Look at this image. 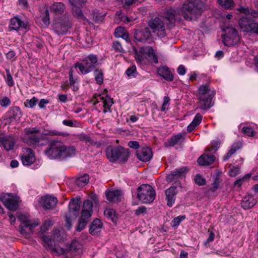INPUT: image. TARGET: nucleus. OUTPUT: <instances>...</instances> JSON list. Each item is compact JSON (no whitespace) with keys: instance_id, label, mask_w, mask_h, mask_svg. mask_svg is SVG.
Masks as SVG:
<instances>
[{"instance_id":"nucleus-18","label":"nucleus","mask_w":258,"mask_h":258,"mask_svg":"<svg viewBox=\"0 0 258 258\" xmlns=\"http://www.w3.org/2000/svg\"><path fill=\"white\" fill-rule=\"evenodd\" d=\"M177 193L176 187L175 186H171L165 190L167 205L169 207H172L174 204Z\"/></svg>"},{"instance_id":"nucleus-28","label":"nucleus","mask_w":258,"mask_h":258,"mask_svg":"<svg viewBox=\"0 0 258 258\" xmlns=\"http://www.w3.org/2000/svg\"><path fill=\"white\" fill-rule=\"evenodd\" d=\"M27 24L23 22L18 17L11 19L10 24L11 30H18L20 28H26Z\"/></svg>"},{"instance_id":"nucleus-59","label":"nucleus","mask_w":258,"mask_h":258,"mask_svg":"<svg viewBox=\"0 0 258 258\" xmlns=\"http://www.w3.org/2000/svg\"><path fill=\"white\" fill-rule=\"evenodd\" d=\"M133 50L135 52V58L137 62H142L144 60V57L142 54L138 51L136 47L133 48Z\"/></svg>"},{"instance_id":"nucleus-26","label":"nucleus","mask_w":258,"mask_h":258,"mask_svg":"<svg viewBox=\"0 0 258 258\" xmlns=\"http://www.w3.org/2000/svg\"><path fill=\"white\" fill-rule=\"evenodd\" d=\"M215 160V157L213 155H202L197 160L199 165L206 166L212 164Z\"/></svg>"},{"instance_id":"nucleus-24","label":"nucleus","mask_w":258,"mask_h":258,"mask_svg":"<svg viewBox=\"0 0 258 258\" xmlns=\"http://www.w3.org/2000/svg\"><path fill=\"white\" fill-rule=\"evenodd\" d=\"M158 74L168 81H172L173 80V75L169 68L165 66H161L157 69Z\"/></svg>"},{"instance_id":"nucleus-30","label":"nucleus","mask_w":258,"mask_h":258,"mask_svg":"<svg viewBox=\"0 0 258 258\" xmlns=\"http://www.w3.org/2000/svg\"><path fill=\"white\" fill-rule=\"evenodd\" d=\"M8 117L11 119L18 120L22 116V112L20 108L17 106L11 107L7 113Z\"/></svg>"},{"instance_id":"nucleus-7","label":"nucleus","mask_w":258,"mask_h":258,"mask_svg":"<svg viewBox=\"0 0 258 258\" xmlns=\"http://www.w3.org/2000/svg\"><path fill=\"white\" fill-rule=\"evenodd\" d=\"M137 192V198L144 204H150L153 202L156 197L154 189L148 184L141 185L138 188Z\"/></svg>"},{"instance_id":"nucleus-3","label":"nucleus","mask_w":258,"mask_h":258,"mask_svg":"<svg viewBox=\"0 0 258 258\" xmlns=\"http://www.w3.org/2000/svg\"><path fill=\"white\" fill-rule=\"evenodd\" d=\"M129 154L128 149H125L120 146H110L106 149V156L107 159L113 163L126 162L129 157Z\"/></svg>"},{"instance_id":"nucleus-27","label":"nucleus","mask_w":258,"mask_h":258,"mask_svg":"<svg viewBox=\"0 0 258 258\" xmlns=\"http://www.w3.org/2000/svg\"><path fill=\"white\" fill-rule=\"evenodd\" d=\"M122 193L120 190L106 191V196L108 201L110 202L116 203L120 201Z\"/></svg>"},{"instance_id":"nucleus-4","label":"nucleus","mask_w":258,"mask_h":258,"mask_svg":"<svg viewBox=\"0 0 258 258\" xmlns=\"http://www.w3.org/2000/svg\"><path fill=\"white\" fill-rule=\"evenodd\" d=\"M198 107L204 110L209 109L212 106V100L215 92L211 90L208 84L201 85L198 89Z\"/></svg>"},{"instance_id":"nucleus-37","label":"nucleus","mask_w":258,"mask_h":258,"mask_svg":"<svg viewBox=\"0 0 258 258\" xmlns=\"http://www.w3.org/2000/svg\"><path fill=\"white\" fill-rule=\"evenodd\" d=\"M240 13L244 14L246 15H250L253 18H258V12L248 8L240 7L237 9Z\"/></svg>"},{"instance_id":"nucleus-52","label":"nucleus","mask_w":258,"mask_h":258,"mask_svg":"<svg viewBox=\"0 0 258 258\" xmlns=\"http://www.w3.org/2000/svg\"><path fill=\"white\" fill-rule=\"evenodd\" d=\"M51 252L56 255H61L65 253L66 249L55 245L53 249L51 251Z\"/></svg>"},{"instance_id":"nucleus-22","label":"nucleus","mask_w":258,"mask_h":258,"mask_svg":"<svg viewBox=\"0 0 258 258\" xmlns=\"http://www.w3.org/2000/svg\"><path fill=\"white\" fill-rule=\"evenodd\" d=\"M257 203V200L251 195H247L243 198L241 205L244 209H249L253 207Z\"/></svg>"},{"instance_id":"nucleus-38","label":"nucleus","mask_w":258,"mask_h":258,"mask_svg":"<svg viewBox=\"0 0 258 258\" xmlns=\"http://www.w3.org/2000/svg\"><path fill=\"white\" fill-rule=\"evenodd\" d=\"M104 215L108 218L111 220V221L115 223L117 219V217L116 212L112 209L107 208L104 212Z\"/></svg>"},{"instance_id":"nucleus-53","label":"nucleus","mask_w":258,"mask_h":258,"mask_svg":"<svg viewBox=\"0 0 258 258\" xmlns=\"http://www.w3.org/2000/svg\"><path fill=\"white\" fill-rule=\"evenodd\" d=\"M241 132L242 133L248 137H253L255 134L252 128L250 127H243L242 128Z\"/></svg>"},{"instance_id":"nucleus-21","label":"nucleus","mask_w":258,"mask_h":258,"mask_svg":"<svg viewBox=\"0 0 258 258\" xmlns=\"http://www.w3.org/2000/svg\"><path fill=\"white\" fill-rule=\"evenodd\" d=\"M49 10L55 16H59L64 13L66 7L62 3L55 2L51 5Z\"/></svg>"},{"instance_id":"nucleus-63","label":"nucleus","mask_w":258,"mask_h":258,"mask_svg":"<svg viewBox=\"0 0 258 258\" xmlns=\"http://www.w3.org/2000/svg\"><path fill=\"white\" fill-rule=\"evenodd\" d=\"M239 172V168L238 167H233L229 171V175L231 177H235Z\"/></svg>"},{"instance_id":"nucleus-42","label":"nucleus","mask_w":258,"mask_h":258,"mask_svg":"<svg viewBox=\"0 0 258 258\" xmlns=\"http://www.w3.org/2000/svg\"><path fill=\"white\" fill-rule=\"evenodd\" d=\"M81 6H72V13L73 15L79 19H84V17L82 14V10L81 9Z\"/></svg>"},{"instance_id":"nucleus-35","label":"nucleus","mask_w":258,"mask_h":258,"mask_svg":"<svg viewBox=\"0 0 258 258\" xmlns=\"http://www.w3.org/2000/svg\"><path fill=\"white\" fill-rule=\"evenodd\" d=\"M41 239L43 245L51 251L55 246L54 240L47 235H43Z\"/></svg>"},{"instance_id":"nucleus-47","label":"nucleus","mask_w":258,"mask_h":258,"mask_svg":"<svg viewBox=\"0 0 258 258\" xmlns=\"http://www.w3.org/2000/svg\"><path fill=\"white\" fill-rule=\"evenodd\" d=\"M194 6L195 9L197 10V14L198 15L200 12L204 8L203 3L200 0H196L194 3H192Z\"/></svg>"},{"instance_id":"nucleus-45","label":"nucleus","mask_w":258,"mask_h":258,"mask_svg":"<svg viewBox=\"0 0 258 258\" xmlns=\"http://www.w3.org/2000/svg\"><path fill=\"white\" fill-rule=\"evenodd\" d=\"M155 52L152 47L148 46L146 47H142L139 49V52L144 55L146 54L148 57L150 55L153 54Z\"/></svg>"},{"instance_id":"nucleus-11","label":"nucleus","mask_w":258,"mask_h":258,"mask_svg":"<svg viewBox=\"0 0 258 258\" xmlns=\"http://www.w3.org/2000/svg\"><path fill=\"white\" fill-rule=\"evenodd\" d=\"M0 200L5 207L11 211H16L19 208L20 198L12 194H4L0 196Z\"/></svg>"},{"instance_id":"nucleus-33","label":"nucleus","mask_w":258,"mask_h":258,"mask_svg":"<svg viewBox=\"0 0 258 258\" xmlns=\"http://www.w3.org/2000/svg\"><path fill=\"white\" fill-rule=\"evenodd\" d=\"M70 249L71 252L75 256L76 258H80L82 253V245L77 241H73L70 245Z\"/></svg>"},{"instance_id":"nucleus-13","label":"nucleus","mask_w":258,"mask_h":258,"mask_svg":"<svg viewBox=\"0 0 258 258\" xmlns=\"http://www.w3.org/2000/svg\"><path fill=\"white\" fill-rule=\"evenodd\" d=\"M134 37L137 41L144 43H151L153 41L151 33L148 27L136 31Z\"/></svg>"},{"instance_id":"nucleus-64","label":"nucleus","mask_w":258,"mask_h":258,"mask_svg":"<svg viewBox=\"0 0 258 258\" xmlns=\"http://www.w3.org/2000/svg\"><path fill=\"white\" fill-rule=\"evenodd\" d=\"M146 208L145 206L139 207L136 211L135 214L138 216L141 214H145L146 213Z\"/></svg>"},{"instance_id":"nucleus-34","label":"nucleus","mask_w":258,"mask_h":258,"mask_svg":"<svg viewBox=\"0 0 258 258\" xmlns=\"http://www.w3.org/2000/svg\"><path fill=\"white\" fill-rule=\"evenodd\" d=\"M103 224L98 219H95L92 222L89 228V232L92 235H96L102 228Z\"/></svg>"},{"instance_id":"nucleus-57","label":"nucleus","mask_w":258,"mask_h":258,"mask_svg":"<svg viewBox=\"0 0 258 258\" xmlns=\"http://www.w3.org/2000/svg\"><path fill=\"white\" fill-rule=\"evenodd\" d=\"M126 32V31H125L123 27H118L115 30L114 35L116 37H120Z\"/></svg>"},{"instance_id":"nucleus-14","label":"nucleus","mask_w":258,"mask_h":258,"mask_svg":"<svg viewBox=\"0 0 258 258\" xmlns=\"http://www.w3.org/2000/svg\"><path fill=\"white\" fill-rule=\"evenodd\" d=\"M23 141L33 148L41 147L45 145L43 143L44 138L38 135H25L23 138Z\"/></svg>"},{"instance_id":"nucleus-51","label":"nucleus","mask_w":258,"mask_h":258,"mask_svg":"<svg viewBox=\"0 0 258 258\" xmlns=\"http://www.w3.org/2000/svg\"><path fill=\"white\" fill-rule=\"evenodd\" d=\"M38 101V99L35 97H33L32 99L29 100H26L25 102V105L26 107H28L29 108H33L35 106Z\"/></svg>"},{"instance_id":"nucleus-19","label":"nucleus","mask_w":258,"mask_h":258,"mask_svg":"<svg viewBox=\"0 0 258 258\" xmlns=\"http://www.w3.org/2000/svg\"><path fill=\"white\" fill-rule=\"evenodd\" d=\"M41 202L43 207L47 210H50L54 208L56 206L57 200L54 197L46 196L41 198Z\"/></svg>"},{"instance_id":"nucleus-36","label":"nucleus","mask_w":258,"mask_h":258,"mask_svg":"<svg viewBox=\"0 0 258 258\" xmlns=\"http://www.w3.org/2000/svg\"><path fill=\"white\" fill-rule=\"evenodd\" d=\"M202 117L200 113H197L192 122L188 125L187 130L191 132L201 123Z\"/></svg>"},{"instance_id":"nucleus-17","label":"nucleus","mask_w":258,"mask_h":258,"mask_svg":"<svg viewBox=\"0 0 258 258\" xmlns=\"http://www.w3.org/2000/svg\"><path fill=\"white\" fill-rule=\"evenodd\" d=\"M80 199H73L69 203V212L71 216L76 218L79 214L80 208Z\"/></svg>"},{"instance_id":"nucleus-6","label":"nucleus","mask_w":258,"mask_h":258,"mask_svg":"<svg viewBox=\"0 0 258 258\" xmlns=\"http://www.w3.org/2000/svg\"><path fill=\"white\" fill-rule=\"evenodd\" d=\"M18 219L21 223L19 226L18 230L25 237L31 234L33 232V229L40 224L38 219L30 220L23 214L19 215Z\"/></svg>"},{"instance_id":"nucleus-29","label":"nucleus","mask_w":258,"mask_h":258,"mask_svg":"<svg viewBox=\"0 0 258 258\" xmlns=\"http://www.w3.org/2000/svg\"><path fill=\"white\" fill-rule=\"evenodd\" d=\"M253 21L252 19H249L248 17H244L240 19L239 20V25L240 28L245 32H249L250 30L251 26L253 24Z\"/></svg>"},{"instance_id":"nucleus-1","label":"nucleus","mask_w":258,"mask_h":258,"mask_svg":"<svg viewBox=\"0 0 258 258\" xmlns=\"http://www.w3.org/2000/svg\"><path fill=\"white\" fill-rule=\"evenodd\" d=\"M179 15H182L185 20L188 21L192 20L198 16L197 10L195 9L192 3L186 2L182 5L178 14L175 11L167 12L164 16V20L169 22L168 25L170 27L176 21H180L181 18L178 16Z\"/></svg>"},{"instance_id":"nucleus-56","label":"nucleus","mask_w":258,"mask_h":258,"mask_svg":"<svg viewBox=\"0 0 258 258\" xmlns=\"http://www.w3.org/2000/svg\"><path fill=\"white\" fill-rule=\"evenodd\" d=\"M170 98L168 96H165L163 98V103L161 107V111H164L168 109V106L169 104Z\"/></svg>"},{"instance_id":"nucleus-41","label":"nucleus","mask_w":258,"mask_h":258,"mask_svg":"<svg viewBox=\"0 0 258 258\" xmlns=\"http://www.w3.org/2000/svg\"><path fill=\"white\" fill-rule=\"evenodd\" d=\"M89 180V175L87 174H84L83 176L78 178L76 180V182L78 186H84L88 183Z\"/></svg>"},{"instance_id":"nucleus-10","label":"nucleus","mask_w":258,"mask_h":258,"mask_svg":"<svg viewBox=\"0 0 258 258\" xmlns=\"http://www.w3.org/2000/svg\"><path fill=\"white\" fill-rule=\"evenodd\" d=\"M72 24L68 16H65L63 19L55 20L53 28L58 35L67 34L72 27Z\"/></svg>"},{"instance_id":"nucleus-39","label":"nucleus","mask_w":258,"mask_h":258,"mask_svg":"<svg viewBox=\"0 0 258 258\" xmlns=\"http://www.w3.org/2000/svg\"><path fill=\"white\" fill-rule=\"evenodd\" d=\"M240 147L241 144L240 143H235L233 144L226 155L224 156V160L226 161L228 160L238 149L240 148Z\"/></svg>"},{"instance_id":"nucleus-58","label":"nucleus","mask_w":258,"mask_h":258,"mask_svg":"<svg viewBox=\"0 0 258 258\" xmlns=\"http://www.w3.org/2000/svg\"><path fill=\"white\" fill-rule=\"evenodd\" d=\"M73 72L74 71L73 69H70L69 73L70 85H72L73 84H75L78 81L77 78H74L73 77Z\"/></svg>"},{"instance_id":"nucleus-60","label":"nucleus","mask_w":258,"mask_h":258,"mask_svg":"<svg viewBox=\"0 0 258 258\" xmlns=\"http://www.w3.org/2000/svg\"><path fill=\"white\" fill-rule=\"evenodd\" d=\"M250 30L249 31V33L251 34H255L258 35V23L254 22L251 26Z\"/></svg>"},{"instance_id":"nucleus-5","label":"nucleus","mask_w":258,"mask_h":258,"mask_svg":"<svg viewBox=\"0 0 258 258\" xmlns=\"http://www.w3.org/2000/svg\"><path fill=\"white\" fill-rule=\"evenodd\" d=\"M98 57L96 54H90L84 57L81 62H77L74 67L78 68L83 75H86L92 71L98 65Z\"/></svg>"},{"instance_id":"nucleus-62","label":"nucleus","mask_w":258,"mask_h":258,"mask_svg":"<svg viewBox=\"0 0 258 258\" xmlns=\"http://www.w3.org/2000/svg\"><path fill=\"white\" fill-rule=\"evenodd\" d=\"M66 227L68 230H70L72 227V220L70 217L66 215L65 217Z\"/></svg>"},{"instance_id":"nucleus-48","label":"nucleus","mask_w":258,"mask_h":258,"mask_svg":"<svg viewBox=\"0 0 258 258\" xmlns=\"http://www.w3.org/2000/svg\"><path fill=\"white\" fill-rule=\"evenodd\" d=\"M185 219V215H180L175 218L171 221V225L172 227H177L180 222Z\"/></svg>"},{"instance_id":"nucleus-40","label":"nucleus","mask_w":258,"mask_h":258,"mask_svg":"<svg viewBox=\"0 0 258 258\" xmlns=\"http://www.w3.org/2000/svg\"><path fill=\"white\" fill-rule=\"evenodd\" d=\"M218 3L220 6L227 10L233 9L234 6L233 0H218Z\"/></svg>"},{"instance_id":"nucleus-49","label":"nucleus","mask_w":258,"mask_h":258,"mask_svg":"<svg viewBox=\"0 0 258 258\" xmlns=\"http://www.w3.org/2000/svg\"><path fill=\"white\" fill-rule=\"evenodd\" d=\"M6 72L7 73L6 82L9 87H12L14 85V82L10 71L9 69H6Z\"/></svg>"},{"instance_id":"nucleus-32","label":"nucleus","mask_w":258,"mask_h":258,"mask_svg":"<svg viewBox=\"0 0 258 258\" xmlns=\"http://www.w3.org/2000/svg\"><path fill=\"white\" fill-rule=\"evenodd\" d=\"M78 138L81 141L84 142L86 144L88 143V145L93 146L97 148H99L102 144L100 142L92 140L89 136L84 134L79 135Z\"/></svg>"},{"instance_id":"nucleus-12","label":"nucleus","mask_w":258,"mask_h":258,"mask_svg":"<svg viewBox=\"0 0 258 258\" xmlns=\"http://www.w3.org/2000/svg\"><path fill=\"white\" fill-rule=\"evenodd\" d=\"M149 26L152 30L153 33L160 38L166 36V29L165 22L160 18L156 17L149 22Z\"/></svg>"},{"instance_id":"nucleus-2","label":"nucleus","mask_w":258,"mask_h":258,"mask_svg":"<svg viewBox=\"0 0 258 258\" xmlns=\"http://www.w3.org/2000/svg\"><path fill=\"white\" fill-rule=\"evenodd\" d=\"M45 154L50 158L64 159L75 155L76 149L73 146H66L59 141H52L49 148L45 151Z\"/></svg>"},{"instance_id":"nucleus-20","label":"nucleus","mask_w":258,"mask_h":258,"mask_svg":"<svg viewBox=\"0 0 258 258\" xmlns=\"http://www.w3.org/2000/svg\"><path fill=\"white\" fill-rule=\"evenodd\" d=\"M137 156L140 160L146 162L152 157V151L149 148H143L137 151Z\"/></svg>"},{"instance_id":"nucleus-16","label":"nucleus","mask_w":258,"mask_h":258,"mask_svg":"<svg viewBox=\"0 0 258 258\" xmlns=\"http://www.w3.org/2000/svg\"><path fill=\"white\" fill-rule=\"evenodd\" d=\"M24 154L22 156V162L24 165L29 166L35 161V156L34 152L30 148H25Z\"/></svg>"},{"instance_id":"nucleus-23","label":"nucleus","mask_w":258,"mask_h":258,"mask_svg":"<svg viewBox=\"0 0 258 258\" xmlns=\"http://www.w3.org/2000/svg\"><path fill=\"white\" fill-rule=\"evenodd\" d=\"M0 144L3 146L6 151H9L13 149L16 144V140L13 137H6L1 140Z\"/></svg>"},{"instance_id":"nucleus-15","label":"nucleus","mask_w":258,"mask_h":258,"mask_svg":"<svg viewBox=\"0 0 258 258\" xmlns=\"http://www.w3.org/2000/svg\"><path fill=\"white\" fill-rule=\"evenodd\" d=\"M188 171V169L187 167H182L176 169L166 176V181L171 182L175 180L184 178Z\"/></svg>"},{"instance_id":"nucleus-50","label":"nucleus","mask_w":258,"mask_h":258,"mask_svg":"<svg viewBox=\"0 0 258 258\" xmlns=\"http://www.w3.org/2000/svg\"><path fill=\"white\" fill-rule=\"evenodd\" d=\"M40 130L37 127L26 128L25 129V135H37L40 133Z\"/></svg>"},{"instance_id":"nucleus-46","label":"nucleus","mask_w":258,"mask_h":258,"mask_svg":"<svg viewBox=\"0 0 258 258\" xmlns=\"http://www.w3.org/2000/svg\"><path fill=\"white\" fill-rule=\"evenodd\" d=\"M45 135L50 136H62V137H67L68 136V134L62 133L56 130H49L47 131V132L45 134Z\"/></svg>"},{"instance_id":"nucleus-8","label":"nucleus","mask_w":258,"mask_h":258,"mask_svg":"<svg viewBox=\"0 0 258 258\" xmlns=\"http://www.w3.org/2000/svg\"><path fill=\"white\" fill-rule=\"evenodd\" d=\"M92 208L93 203L91 201L86 200L84 201L81 217L76 228L77 231L80 232L86 227L89 221V219L92 214Z\"/></svg>"},{"instance_id":"nucleus-9","label":"nucleus","mask_w":258,"mask_h":258,"mask_svg":"<svg viewBox=\"0 0 258 258\" xmlns=\"http://www.w3.org/2000/svg\"><path fill=\"white\" fill-rule=\"evenodd\" d=\"M240 40L236 29L232 27L226 28L223 35V42L224 45L230 47L237 44Z\"/></svg>"},{"instance_id":"nucleus-55","label":"nucleus","mask_w":258,"mask_h":258,"mask_svg":"<svg viewBox=\"0 0 258 258\" xmlns=\"http://www.w3.org/2000/svg\"><path fill=\"white\" fill-rule=\"evenodd\" d=\"M137 69L135 65H132L129 67L126 71L125 74L128 77H135L134 74L136 73Z\"/></svg>"},{"instance_id":"nucleus-43","label":"nucleus","mask_w":258,"mask_h":258,"mask_svg":"<svg viewBox=\"0 0 258 258\" xmlns=\"http://www.w3.org/2000/svg\"><path fill=\"white\" fill-rule=\"evenodd\" d=\"M41 19L42 22L41 24L43 27H47L49 24V15L48 10H45L43 14L41 16Z\"/></svg>"},{"instance_id":"nucleus-44","label":"nucleus","mask_w":258,"mask_h":258,"mask_svg":"<svg viewBox=\"0 0 258 258\" xmlns=\"http://www.w3.org/2000/svg\"><path fill=\"white\" fill-rule=\"evenodd\" d=\"M95 79L98 84H101L103 82V74L101 69H97L94 72Z\"/></svg>"},{"instance_id":"nucleus-25","label":"nucleus","mask_w":258,"mask_h":258,"mask_svg":"<svg viewBox=\"0 0 258 258\" xmlns=\"http://www.w3.org/2000/svg\"><path fill=\"white\" fill-rule=\"evenodd\" d=\"M95 98L96 99V102H99V100L103 102V107H104L103 112L104 113L107 112L106 109L109 110L110 107L113 104V99L107 95H105V96L98 95L96 97H95Z\"/></svg>"},{"instance_id":"nucleus-61","label":"nucleus","mask_w":258,"mask_h":258,"mask_svg":"<svg viewBox=\"0 0 258 258\" xmlns=\"http://www.w3.org/2000/svg\"><path fill=\"white\" fill-rule=\"evenodd\" d=\"M11 104V100L8 97H4L0 100V105L2 107H7Z\"/></svg>"},{"instance_id":"nucleus-54","label":"nucleus","mask_w":258,"mask_h":258,"mask_svg":"<svg viewBox=\"0 0 258 258\" xmlns=\"http://www.w3.org/2000/svg\"><path fill=\"white\" fill-rule=\"evenodd\" d=\"M194 180L195 183L200 186L206 184V180L199 174L196 175Z\"/></svg>"},{"instance_id":"nucleus-31","label":"nucleus","mask_w":258,"mask_h":258,"mask_svg":"<svg viewBox=\"0 0 258 258\" xmlns=\"http://www.w3.org/2000/svg\"><path fill=\"white\" fill-rule=\"evenodd\" d=\"M183 141V136L181 134L172 136L165 143L166 147H172L178 144H181Z\"/></svg>"}]
</instances>
